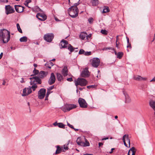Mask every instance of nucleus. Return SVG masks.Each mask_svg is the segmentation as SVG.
I'll return each instance as SVG.
<instances>
[{"instance_id":"nucleus-6","label":"nucleus","mask_w":155,"mask_h":155,"mask_svg":"<svg viewBox=\"0 0 155 155\" xmlns=\"http://www.w3.org/2000/svg\"><path fill=\"white\" fill-rule=\"evenodd\" d=\"M54 35L52 33H48L44 36V39L47 41L51 42L54 38Z\"/></svg>"},{"instance_id":"nucleus-47","label":"nucleus","mask_w":155,"mask_h":155,"mask_svg":"<svg viewBox=\"0 0 155 155\" xmlns=\"http://www.w3.org/2000/svg\"><path fill=\"white\" fill-rule=\"evenodd\" d=\"M88 21L90 23H91L93 21V19L92 18H90L88 19Z\"/></svg>"},{"instance_id":"nucleus-56","label":"nucleus","mask_w":155,"mask_h":155,"mask_svg":"<svg viewBox=\"0 0 155 155\" xmlns=\"http://www.w3.org/2000/svg\"><path fill=\"white\" fill-rule=\"evenodd\" d=\"M53 124L54 126H58V123H57V122H55Z\"/></svg>"},{"instance_id":"nucleus-27","label":"nucleus","mask_w":155,"mask_h":155,"mask_svg":"<svg viewBox=\"0 0 155 155\" xmlns=\"http://www.w3.org/2000/svg\"><path fill=\"white\" fill-rule=\"evenodd\" d=\"M76 142L78 145L82 146L83 142H82L81 141V138L80 137H78L77 139Z\"/></svg>"},{"instance_id":"nucleus-24","label":"nucleus","mask_w":155,"mask_h":155,"mask_svg":"<svg viewBox=\"0 0 155 155\" xmlns=\"http://www.w3.org/2000/svg\"><path fill=\"white\" fill-rule=\"evenodd\" d=\"M124 135H125V137L124 139L125 140V142H127L128 143V147H130V139L128 138V135H127L126 134Z\"/></svg>"},{"instance_id":"nucleus-33","label":"nucleus","mask_w":155,"mask_h":155,"mask_svg":"<svg viewBox=\"0 0 155 155\" xmlns=\"http://www.w3.org/2000/svg\"><path fill=\"white\" fill-rule=\"evenodd\" d=\"M16 26L18 30V31L21 33H22V31L20 27L19 24L18 23H17L16 25Z\"/></svg>"},{"instance_id":"nucleus-51","label":"nucleus","mask_w":155,"mask_h":155,"mask_svg":"<svg viewBox=\"0 0 155 155\" xmlns=\"http://www.w3.org/2000/svg\"><path fill=\"white\" fill-rule=\"evenodd\" d=\"M91 34H90L88 35H87V36H86V38L87 39L88 38H90L91 37Z\"/></svg>"},{"instance_id":"nucleus-57","label":"nucleus","mask_w":155,"mask_h":155,"mask_svg":"<svg viewBox=\"0 0 155 155\" xmlns=\"http://www.w3.org/2000/svg\"><path fill=\"white\" fill-rule=\"evenodd\" d=\"M31 2V0H27L26 1V2H27V3H30Z\"/></svg>"},{"instance_id":"nucleus-35","label":"nucleus","mask_w":155,"mask_h":155,"mask_svg":"<svg viewBox=\"0 0 155 155\" xmlns=\"http://www.w3.org/2000/svg\"><path fill=\"white\" fill-rule=\"evenodd\" d=\"M32 86L30 87L31 88V89H32L33 91H35V89L37 88V86L36 85V84H33Z\"/></svg>"},{"instance_id":"nucleus-8","label":"nucleus","mask_w":155,"mask_h":155,"mask_svg":"<svg viewBox=\"0 0 155 155\" xmlns=\"http://www.w3.org/2000/svg\"><path fill=\"white\" fill-rule=\"evenodd\" d=\"M14 8L10 5H6L5 7V12L6 15L13 13L15 12Z\"/></svg>"},{"instance_id":"nucleus-2","label":"nucleus","mask_w":155,"mask_h":155,"mask_svg":"<svg viewBox=\"0 0 155 155\" xmlns=\"http://www.w3.org/2000/svg\"><path fill=\"white\" fill-rule=\"evenodd\" d=\"M10 33L8 30L3 29L0 30V39H2L4 43H7L10 38Z\"/></svg>"},{"instance_id":"nucleus-37","label":"nucleus","mask_w":155,"mask_h":155,"mask_svg":"<svg viewBox=\"0 0 155 155\" xmlns=\"http://www.w3.org/2000/svg\"><path fill=\"white\" fill-rule=\"evenodd\" d=\"M97 86V85H89V86H87V88L88 89H90L91 88H95Z\"/></svg>"},{"instance_id":"nucleus-28","label":"nucleus","mask_w":155,"mask_h":155,"mask_svg":"<svg viewBox=\"0 0 155 155\" xmlns=\"http://www.w3.org/2000/svg\"><path fill=\"white\" fill-rule=\"evenodd\" d=\"M20 41L21 42H25L27 41V38L26 36H23L20 39Z\"/></svg>"},{"instance_id":"nucleus-14","label":"nucleus","mask_w":155,"mask_h":155,"mask_svg":"<svg viewBox=\"0 0 155 155\" xmlns=\"http://www.w3.org/2000/svg\"><path fill=\"white\" fill-rule=\"evenodd\" d=\"M15 9L16 11L18 13H21L22 12L24 8L20 5H16L15 6Z\"/></svg>"},{"instance_id":"nucleus-48","label":"nucleus","mask_w":155,"mask_h":155,"mask_svg":"<svg viewBox=\"0 0 155 155\" xmlns=\"http://www.w3.org/2000/svg\"><path fill=\"white\" fill-rule=\"evenodd\" d=\"M67 125L70 128H72V129H74V127L72 125L70 124H69L67 122Z\"/></svg>"},{"instance_id":"nucleus-16","label":"nucleus","mask_w":155,"mask_h":155,"mask_svg":"<svg viewBox=\"0 0 155 155\" xmlns=\"http://www.w3.org/2000/svg\"><path fill=\"white\" fill-rule=\"evenodd\" d=\"M136 151V149L133 147L129 150L127 155H135Z\"/></svg>"},{"instance_id":"nucleus-62","label":"nucleus","mask_w":155,"mask_h":155,"mask_svg":"<svg viewBox=\"0 0 155 155\" xmlns=\"http://www.w3.org/2000/svg\"><path fill=\"white\" fill-rule=\"evenodd\" d=\"M114 150V148H112L111 149V151L110 152V153H112L113 152V151Z\"/></svg>"},{"instance_id":"nucleus-30","label":"nucleus","mask_w":155,"mask_h":155,"mask_svg":"<svg viewBox=\"0 0 155 155\" xmlns=\"http://www.w3.org/2000/svg\"><path fill=\"white\" fill-rule=\"evenodd\" d=\"M68 49L71 52H72L74 49V48L70 44L68 45Z\"/></svg>"},{"instance_id":"nucleus-49","label":"nucleus","mask_w":155,"mask_h":155,"mask_svg":"<svg viewBox=\"0 0 155 155\" xmlns=\"http://www.w3.org/2000/svg\"><path fill=\"white\" fill-rule=\"evenodd\" d=\"M54 85H53L49 87V88H48V89L49 90H51L53 89L54 88Z\"/></svg>"},{"instance_id":"nucleus-60","label":"nucleus","mask_w":155,"mask_h":155,"mask_svg":"<svg viewBox=\"0 0 155 155\" xmlns=\"http://www.w3.org/2000/svg\"><path fill=\"white\" fill-rule=\"evenodd\" d=\"M131 48V44L130 43H128V45L127 46V48Z\"/></svg>"},{"instance_id":"nucleus-12","label":"nucleus","mask_w":155,"mask_h":155,"mask_svg":"<svg viewBox=\"0 0 155 155\" xmlns=\"http://www.w3.org/2000/svg\"><path fill=\"white\" fill-rule=\"evenodd\" d=\"M67 108V111H70V110L76 107L77 106L75 104H67L65 105Z\"/></svg>"},{"instance_id":"nucleus-17","label":"nucleus","mask_w":155,"mask_h":155,"mask_svg":"<svg viewBox=\"0 0 155 155\" xmlns=\"http://www.w3.org/2000/svg\"><path fill=\"white\" fill-rule=\"evenodd\" d=\"M48 73L47 71H41L39 73V77L41 78V77H44L46 76L48 74ZM33 78H38L37 77H34Z\"/></svg>"},{"instance_id":"nucleus-21","label":"nucleus","mask_w":155,"mask_h":155,"mask_svg":"<svg viewBox=\"0 0 155 155\" xmlns=\"http://www.w3.org/2000/svg\"><path fill=\"white\" fill-rule=\"evenodd\" d=\"M57 150L55 152V154H59L62 151H64L63 148H61L59 146H56Z\"/></svg>"},{"instance_id":"nucleus-55","label":"nucleus","mask_w":155,"mask_h":155,"mask_svg":"<svg viewBox=\"0 0 155 155\" xmlns=\"http://www.w3.org/2000/svg\"><path fill=\"white\" fill-rule=\"evenodd\" d=\"M0 1L3 2H8V0H0Z\"/></svg>"},{"instance_id":"nucleus-52","label":"nucleus","mask_w":155,"mask_h":155,"mask_svg":"<svg viewBox=\"0 0 155 155\" xmlns=\"http://www.w3.org/2000/svg\"><path fill=\"white\" fill-rule=\"evenodd\" d=\"M67 81L70 82L73 81L72 78H67Z\"/></svg>"},{"instance_id":"nucleus-3","label":"nucleus","mask_w":155,"mask_h":155,"mask_svg":"<svg viewBox=\"0 0 155 155\" xmlns=\"http://www.w3.org/2000/svg\"><path fill=\"white\" fill-rule=\"evenodd\" d=\"M74 82L76 86L78 85L84 86L87 83V81L84 78H78L77 80H74Z\"/></svg>"},{"instance_id":"nucleus-54","label":"nucleus","mask_w":155,"mask_h":155,"mask_svg":"<svg viewBox=\"0 0 155 155\" xmlns=\"http://www.w3.org/2000/svg\"><path fill=\"white\" fill-rule=\"evenodd\" d=\"M50 78H55L54 74L53 73H51Z\"/></svg>"},{"instance_id":"nucleus-53","label":"nucleus","mask_w":155,"mask_h":155,"mask_svg":"<svg viewBox=\"0 0 155 155\" xmlns=\"http://www.w3.org/2000/svg\"><path fill=\"white\" fill-rule=\"evenodd\" d=\"M57 78H60L61 77V75L60 73H57Z\"/></svg>"},{"instance_id":"nucleus-58","label":"nucleus","mask_w":155,"mask_h":155,"mask_svg":"<svg viewBox=\"0 0 155 155\" xmlns=\"http://www.w3.org/2000/svg\"><path fill=\"white\" fill-rule=\"evenodd\" d=\"M103 145V143H99V147H101V146Z\"/></svg>"},{"instance_id":"nucleus-46","label":"nucleus","mask_w":155,"mask_h":155,"mask_svg":"<svg viewBox=\"0 0 155 155\" xmlns=\"http://www.w3.org/2000/svg\"><path fill=\"white\" fill-rule=\"evenodd\" d=\"M52 91H51V90H49L47 89V92L46 94L47 95V96H48L50 94Z\"/></svg>"},{"instance_id":"nucleus-34","label":"nucleus","mask_w":155,"mask_h":155,"mask_svg":"<svg viewBox=\"0 0 155 155\" xmlns=\"http://www.w3.org/2000/svg\"><path fill=\"white\" fill-rule=\"evenodd\" d=\"M58 126L60 128H64L65 125L61 123H59Z\"/></svg>"},{"instance_id":"nucleus-11","label":"nucleus","mask_w":155,"mask_h":155,"mask_svg":"<svg viewBox=\"0 0 155 155\" xmlns=\"http://www.w3.org/2000/svg\"><path fill=\"white\" fill-rule=\"evenodd\" d=\"M37 18L41 21H45L47 19V16L44 14L38 13L36 15Z\"/></svg>"},{"instance_id":"nucleus-41","label":"nucleus","mask_w":155,"mask_h":155,"mask_svg":"<svg viewBox=\"0 0 155 155\" xmlns=\"http://www.w3.org/2000/svg\"><path fill=\"white\" fill-rule=\"evenodd\" d=\"M91 54V51H87L84 52V55H90Z\"/></svg>"},{"instance_id":"nucleus-1","label":"nucleus","mask_w":155,"mask_h":155,"mask_svg":"<svg viewBox=\"0 0 155 155\" xmlns=\"http://www.w3.org/2000/svg\"><path fill=\"white\" fill-rule=\"evenodd\" d=\"M80 3H75L74 5L71 6L68 10V13L69 15L72 18H75L78 16L79 12L77 6Z\"/></svg>"},{"instance_id":"nucleus-19","label":"nucleus","mask_w":155,"mask_h":155,"mask_svg":"<svg viewBox=\"0 0 155 155\" xmlns=\"http://www.w3.org/2000/svg\"><path fill=\"white\" fill-rule=\"evenodd\" d=\"M68 69L66 66H64L62 70V73L64 77L68 75Z\"/></svg>"},{"instance_id":"nucleus-5","label":"nucleus","mask_w":155,"mask_h":155,"mask_svg":"<svg viewBox=\"0 0 155 155\" xmlns=\"http://www.w3.org/2000/svg\"><path fill=\"white\" fill-rule=\"evenodd\" d=\"M92 66L95 68H97L99 65L100 63V60L99 58H93L91 60Z\"/></svg>"},{"instance_id":"nucleus-13","label":"nucleus","mask_w":155,"mask_h":155,"mask_svg":"<svg viewBox=\"0 0 155 155\" xmlns=\"http://www.w3.org/2000/svg\"><path fill=\"white\" fill-rule=\"evenodd\" d=\"M68 44V41L64 39L62 40L60 44V45L61 46L60 48H66L67 47V45Z\"/></svg>"},{"instance_id":"nucleus-40","label":"nucleus","mask_w":155,"mask_h":155,"mask_svg":"<svg viewBox=\"0 0 155 155\" xmlns=\"http://www.w3.org/2000/svg\"><path fill=\"white\" fill-rule=\"evenodd\" d=\"M8 82V80L7 79H5L3 80V83H2L3 85H5L6 83Z\"/></svg>"},{"instance_id":"nucleus-22","label":"nucleus","mask_w":155,"mask_h":155,"mask_svg":"<svg viewBox=\"0 0 155 155\" xmlns=\"http://www.w3.org/2000/svg\"><path fill=\"white\" fill-rule=\"evenodd\" d=\"M87 33L85 32L81 33L80 35V38L82 40H84L85 38H86Z\"/></svg>"},{"instance_id":"nucleus-61","label":"nucleus","mask_w":155,"mask_h":155,"mask_svg":"<svg viewBox=\"0 0 155 155\" xmlns=\"http://www.w3.org/2000/svg\"><path fill=\"white\" fill-rule=\"evenodd\" d=\"M150 81H155V78H153V79Z\"/></svg>"},{"instance_id":"nucleus-32","label":"nucleus","mask_w":155,"mask_h":155,"mask_svg":"<svg viewBox=\"0 0 155 155\" xmlns=\"http://www.w3.org/2000/svg\"><path fill=\"white\" fill-rule=\"evenodd\" d=\"M109 10L108 7H105L103 9V13H105L106 12H109Z\"/></svg>"},{"instance_id":"nucleus-50","label":"nucleus","mask_w":155,"mask_h":155,"mask_svg":"<svg viewBox=\"0 0 155 155\" xmlns=\"http://www.w3.org/2000/svg\"><path fill=\"white\" fill-rule=\"evenodd\" d=\"M107 50H111L114 51H115V50L114 49V48H113L107 47Z\"/></svg>"},{"instance_id":"nucleus-45","label":"nucleus","mask_w":155,"mask_h":155,"mask_svg":"<svg viewBox=\"0 0 155 155\" xmlns=\"http://www.w3.org/2000/svg\"><path fill=\"white\" fill-rule=\"evenodd\" d=\"M63 149L65 150H68V145H64L63 146Z\"/></svg>"},{"instance_id":"nucleus-23","label":"nucleus","mask_w":155,"mask_h":155,"mask_svg":"<svg viewBox=\"0 0 155 155\" xmlns=\"http://www.w3.org/2000/svg\"><path fill=\"white\" fill-rule=\"evenodd\" d=\"M54 65L53 63L50 61L49 62H48L45 64V66L49 68H51L52 66Z\"/></svg>"},{"instance_id":"nucleus-10","label":"nucleus","mask_w":155,"mask_h":155,"mask_svg":"<svg viewBox=\"0 0 155 155\" xmlns=\"http://www.w3.org/2000/svg\"><path fill=\"white\" fill-rule=\"evenodd\" d=\"M31 80L30 82L31 85L32 84H41V83L40 78H30Z\"/></svg>"},{"instance_id":"nucleus-20","label":"nucleus","mask_w":155,"mask_h":155,"mask_svg":"<svg viewBox=\"0 0 155 155\" xmlns=\"http://www.w3.org/2000/svg\"><path fill=\"white\" fill-rule=\"evenodd\" d=\"M115 54L117 55V58L119 59L121 58L123 55V53L122 52H119L117 53L116 51H114Z\"/></svg>"},{"instance_id":"nucleus-26","label":"nucleus","mask_w":155,"mask_h":155,"mask_svg":"<svg viewBox=\"0 0 155 155\" xmlns=\"http://www.w3.org/2000/svg\"><path fill=\"white\" fill-rule=\"evenodd\" d=\"M69 2V4L70 5L73 3L74 4L75 3H79L80 0H68Z\"/></svg>"},{"instance_id":"nucleus-31","label":"nucleus","mask_w":155,"mask_h":155,"mask_svg":"<svg viewBox=\"0 0 155 155\" xmlns=\"http://www.w3.org/2000/svg\"><path fill=\"white\" fill-rule=\"evenodd\" d=\"M85 142H83L82 146L84 147L89 146H90V144L89 142L85 139Z\"/></svg>"},{"instance_id":"nucleus-9","label":"nucleus","mask_w":155,"mask_h":155,"mask_svg":"<svg viewBox=\"0 0 155 155\" xmlns=\"http://www.w3.org/2000/svg\"><path fill=\"white\" fill-rule=\"evenodd\" d=\"M46 93V89L41 88L38 92V98L39 99H43L45 97Z\"/></svg>"},{"instance_id":"nucleus-15","label":"nucleus","mask_w":155,"mask_h":155,"mask_svg":"<svg viewBox=\"0 0 155 155\" xmlns=\"http://www.w3.org/2000/svg\"><path fill=\"white\" fill-rule=\"evenodd\" d=\"M90 75V73L87 69L84 70L81 73V75L82 77H88Z\"/></svg>"},{"instance_id":"nucleus-38","label":"nucleus","mask_w":155,"mask_h":155,"mask_svg":"<svg viewBox=\"0 0 155 155\" xmlns=\"http://www.w3.org/2000/svg\"><path fill=\"white\" fill-rule=\"evenodd\" d=\"M61 109L64 112H66L67 111V110H66L67 108H66L65 105L62 107H61Z\"/></svg>"},{"instance_id":"nucleus-64","label":"nucleus","mask_w":155,"mask_h":155,"mask_svg":"<svg viewBox=\"0 0 155 155\" xmlns=\"http://www.w3.org/2000/svg\"><path fill=\"white\" fill-rule=\"evenodd\" d=\"M126 38H127V42L128 43H129V38H128L127 37H126Z\"/></svg>"},{"instance_id":"nucleus-18","label":"nucleus","mask_w":155,"mask_h":155,"mask_svg":"<svg viewBox=\"0 0 155 155\" xmlns=\"http://www.w3.org/2000/svg\"><path fill=\"white\" fill-rule=\"evenodd\" d=\"M123 92L125 97V103H129L131 101V100L128 94H127L125 92H124V91H123Z\"/></svg>"},{"instance_id":"nucleus-25","label":"nucleus","mask_w":155,"mask_h":155,"mask_svg":"<svg viewBox=\"0 0 155 155\" xmlns=\"http://www.w3.org/2000/svg\"><path fill=\"white\" fill-rule=\"evenodd\" d=\"M55 81V78H49L48 83L50 85L53 84Z\"/></svg>"},{"instance_id":"nucleus-4","label":"nucleus","mask_w":155,"mask_h":155,"mask_svg":"<svg viewBox=\"0 0 155 155\" xmlns=\"http://www.w3.org/2000/svg\"><path fill=\"white\" fill-rule=\"evenodd\" d=\"M78 102L80 107L83 108H86L87 107V104L85 100L81 98H79Z\"/></svg>"},{"instance_id":"nucleus-29","label":"nucleus","mask_w":155,"mask_h":155,"mask_svg":"<svg viewBox=\"0 0 155 155\" xmlns=\"http://www.w3.org/2000/svg\"><path fill=\"white\" fill-rule=\"evenodd\" d=\"M98 2V0H91V2L92 3L93 5L96 6L97 5Z\"/></svg>"},{"instance_id":"nucleus-42","label":"nucleus","mask_w":155,"mask_h":155,"mask_svg":"<svg viewBox=\"0 0 155 155\" xmlns=\"http://www.w3.org/2000/svg\"><path fill=\"white\" fill-rule=\"evenodd\" d=\"M33 72L35 75L37 74H38L39 73V71L37 70H36L35 68L33 70Z\"/></svg>"},{"instance_id":"nucleus-43","label":"nucleus","mask_w":155,"mask_h":155,"mask_svg":"<svg viewBox=\"0 0 155 155\" xmlns=\"http://www.w3.org/2000/svg\"><path fill=\"white\" fill-rule=\"evenodd\" d=\"M85 51L84 50L82 49H80L79 52V54H84Z\"/></svg>"},{"instance_id":"nucleus-59","label":"nucleus","mask_w":155,"mask_h":155,"mask_svg":"<svg viewBox=\"0 0 155 155\" xmlns=\"http://www.w3.org/2000/svg\"><path fill=\"white\" fill-rule=\"evenodd\" d=\"M3 55V53L2 52L1 53V54H0V59H1L2 58Z\"/></svg>"},{"instance_id":"nucleus-44","label":"nucleus","mask_w":155,"mask_h":155,"mask_svg":"<svg viewBox=\"0 0 155 155\" xmlns=\"http://www.w3.org/2000/svg\"><path fill=\"white\" fill-rule=\"evenodd\" d=\"M135 80L136 81H141V80H146V78H134Z\"/></svg>"},{"instance_id":"nucleus-36","label":"nucleus","mask_w":155,"mask_h":155,"mask_svg":"<svg viewBox=\"0 0 155 155\" xmlns=\"http://www.w3.org/2000/svg\"><path fill=\"white\" fill-rule=\"evenodd\" d=\"M101 32L102 34L105 35H107V31L105 30H101Z\"/></svg>"},{"instance_id":"nucleus-63","label":"nucleus","mask_w":155,"mask_h":155,"mask_svg":"<svg viewBox=\"0 0 155 155\" xmlns=\"http://www.w3.org/2000/svg\"><path fill=\"white\" fill-rule=\"evenodd\" d=\"M48 96H47V94H46V96L45 98V100H48Z\"/></svg>"},{"instance_id":"nucleus-39","label":"nucleus","mask_w":155,"mask_h":155,"mask_svg":"<svg viewBox=\"0 0 155 155\" xmlns=\"http://www.w3.org/2000/svg\"><path fill=\"white\" fill-rule=\"evenodd\" d=\"M125 137V135H124L123 137V142L124 143V144L126 147H128V146H127V144H126V142H125V139H124Z\"/></svg>"},{"instance_id":"nucleus-7","label":"nucleus","mask_w":155,"mask_h":155,"mask_svg":"<svg viewBox=\"0 0 155 155\" xmlns=\"http://www.w3.org/2000/svg\"><path fill=\"white\" fill-rule=\"evenodd\" d=\"M32 92L31 89L30 87H25L23 90V93L21 94L22 96H26L31 94Z\"/></svg>"}]
</instances>
